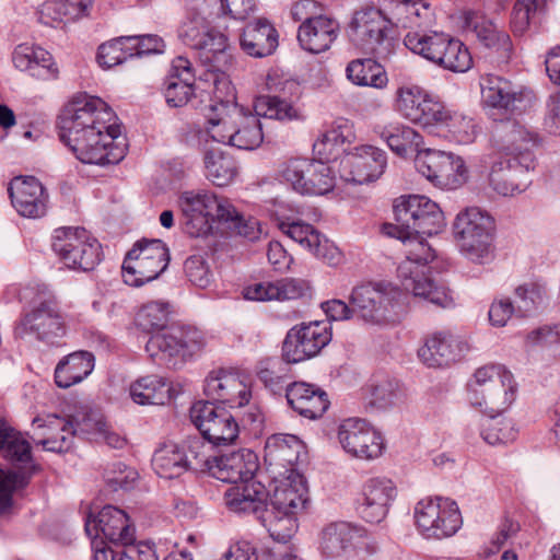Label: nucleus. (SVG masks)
I'll return each instance as SVG.
<instances>
[{"instance_id":"obj_51","label":"nucleus","mask_w":560,"mask_h":560,"mask_svg":"<svg viewBox=\"0 0 560 560\" xmlns=\"http://www.w3.org/2000/svg\"><path fill=\"white\" fill-rule=\"evenodd\" d=\"M170 304L165 302L151 301L139 307L135 315V326L145 332L153 335L167 327L170 319Z\"/></svg>"},{"instance_id":"obj_43","label":"nucleus","mask_w":560,"mask_h":560,"mask_svg":"<svg viewBox=\"0 0 560 560\" xmlns=\"http://www.w3.org/2000/svg\"><path fill=\"white\" fill-rule=\"evenodd\" d=\"M352 137L351 126L347 122L331 126L313 143V152L318 160L328 164L336 161L346 151V147L351 143Z\"/></svg>"},{"instance_id":"obj_36","label":"nucleus","mask_w":560,"mask_h":560,"mask_svg":"<svg viewBox=\"0 0 560 560\" xmlns=\"http://www.w3.org/2000/svg\"><path fill=\"white\" fill-rule=\"evenodd\" d=\"M464 349V345L451 332L435 331L425 337L418 355L428 366L443 368L458 361Z\"/></svg>"},{"instance_id":"obj_2","label":"nucleus","mask_w":560,"mask_h":560,"mask_svg":"<svg viewBox=\"0 0 560 560\" xmlns=\"http://www.w3.org/2000/svg\"><path fill=\"white\" fill-rule=\"evenodd\" d=\"M382 231L401 241L406 259L397 267V279L406 293L424 299L440 307H448L454 304L450 288L440 280L429 277L425 272L428 264L435 258V252L428 242L411 230L394 226V223H384Z\"/></svg>"},{"instance_id":"obj_22","label":"nucleus","mask_w":560,"mask_h":560,"mask_svg":"<svg viewBox=\"0 0 560 560\" xmlns=\"http://www.w3.org/2000/svg\"><path fill=\"white\" fill-rule=\"evenodd\" d=\"M338 440L349 455L363 460L376 459L385 450L382 433L361 418L345 419L338 428Z\"/></svg>"},{"instance_id":"obj_24","label":"nucleus","mask_w":560,"mask_h":560,"mask_svg":"<svg viewBox=\"0 0 560 560\" xmlns=\"http://www.w3.org/2000/svg\"><path fill=\"white\" fill-rule=\"evenodd\" d=\"M418 171L431 183L440 187L456 188L466 177L465 161L451 152L423 149L416 156Z\"/></svg>"},{"instance_id":"obj_32","label":"nucleus","mask_w":560,"mask_h":560,"mask_svg":"<svg viewBox=\"0 0 560 560\" xmlns=\"http://www.w3.org/2000/svg\"><path fill=\"white\" fill-rule=\"evenodd\" d=\"M397 497V488L390 479H371L357 502V512L366 523H380L387 515L389 504Z\"/></svg>"},{"instance_id":"obj_55","label":"nucleus","mask_w":560,"mask_h":560,"mask_svg":"<svg viewBox=\"0 0 560 560\" xmlns=\"http://www.w3.org/2000/svg\"><path fill=\"white\" fill-rule=\"evenodd\" d=\"M264 141L260 119L255 115L240 116L231 145L242 150H255Z\"/></svg>"},{"instance_id":"obj_54","label":"nucleus","mask_w":560,"mask_h":560,"mask_svg":"<svg viewBox=\"0 0 560 560\" xmlns=\"http://www.w3.org/2000/svg\"><path fill=\"white\" fill-rule=\"evenodd\" d=\"M258 115L280 121H291L301 118V112L293 103L277 95H262L255 102Z\"/></svg>"},{"instance_id":"obj_23","label":"nucleus","mask_w":560,"mask_h":560,"mask_svg":"<svg viewBox=\"0 0 560 560\" xmlns=\"http://www.w3.org/2000/svg\"><path fill=\"white\" fill-rule=\"evenodd\" d=\"M443 104L441 100L417 84L397 88L394 97V109L404 119L423 128L433 127Z\"/></svg>"},{"instance_id":"obj_41","label":"nucleus","mask_w":560,"mask_h":560,"mask_svg":"<svg viewBox=\"0 0 560 560\" xmlns=\"http://www.w3.org/2000/svg\"><path fill=\"white\" fill-rule=\"evenodd\" d=\"M360 527L346 522H335L326 525L319 538V546L324 555L329 558L347 556L355 538L360 537Z\"/></svg>"},{"instance_id":"obj_47","label":"nucleus","mask_w":560,"mask_h":560,"mask_svg":"<svg viewBox=\"0 0 560 560\" xmlns=\"http://www.w3.org/2000/svg\"><path fill=\"white\" fill-rule=\"evenodd\" d=\"M381 136L389 149L399 156L406 158L413 153L419 155L423 150L424 139L412 127L397 125L390 129H384Z\"/></svg>"},{"instance_id":"obj_38","label":"nucleus","mask_w":560,"mask_h":560,"mask_svg":"<svg viewBox=\"0 0 560 560\" xmlns=\"http://www.w3.org/2000/svg\"><path fill=\"white\" fill-rule=\"evenodd\" d=\"M465 27L472 32L477 38L488 48L508 56L512 50L510 35L499 28L493 21L480 11L464 12Z\"/></svg>"},{"instance_id":"obj_59","label":"nucleus","mask_w":560,"mask_h":560,"mask_svg":"<svg viewBox=\"0 0 560 560\" xmlns=\"http://www.w3.org/2000/svg\"><path fill=\"white\" fill-rule=\"evenodd\" d=\"M546 290L542 283L533 280L517 285L514 290L517 312L527 315L544 302Z\"/></svg>"},{"instance_id":"obj_45","label":"nucleus","mask_w":560,"mask_h":560,"mask_svg":"<svg viewBox=\"0 0 560 560\" xmlns=\"http://www.w3.org/2000/svg\"><path fill=\"white\" fill-rule=\"evenodd\" d=\"M346 74L350 82L359 86L384 89L388 84L385 68L374 58H358L351 60Z\"/></svg>"},{"instance_id":"obj_28","label":"nucleus","mask_w":560,"mask_h":560,"mask_svg":"<svg viewBox=\"0 0 560 560\" xmlns=\"http://www.w3.org/2000/svg\"><path fill=\"white\" fill-rule=\"evenodd\" d=\"M8 194L12 207L21 217L38 219L46 214L49 195L37 177L14 176L8 184Z\"/></svg>"},{"instance_id":"obj_60","label":"nucleus","mask_w":560,"mask_h":560,"mask_svg":"<svg viewBox=\"0 0 560 560\" xmlns=\"http://www.w3.org/2000/svg\"><path fill=\"white\" fill-rule=\"evenodd\" d=\"M490 416L492 419L487 421L482 429V436L488 444H509L517 439L518 429L511 419H495V415Z\"/></svg>"},{"instance_id":"obj_13","label":"nucleus","mask_w":560,"mask_h":560,"mask_svg":"<svg viewBox=\"0 0 560 560\" xmlns=\"http://www.w3.org/2000/svg\"><path fill=\"white\" fill-rule=\"evenodd\" d=\"M119 135L94 128L78 133H59L61 141L70 148L78 160L97 165L116 164L124 158V149L115 143Z\"/></svg>"},{"instance_id":"obj_4","label":"nucleus","mask_w":560,"mask_h":560,"mask_svg":"<svg viewBox=\"0 0 560 560\" xmlns=\"http://www.w3.org/2000/svg\"><path fill=\"white\" fill-rule=\"evenodd\" d=\"M467 393L472 406L485 413L500 415L515 401L517 383L504 364L490 362L475 370Z\"/></svg>"},{"instance_id":"obj_53","label":"nucleus","mask_w":560,"mask_h":560,"mask_svg":"<svg viewBox=\"0 0 560 560\" xmlns=\"http://www.w3.org/2000/svg\"><path fill=\"white\" fill-rule=\"evenodd\" d=\"M238 117L223 105L220 108L213 107L206 122L207 135L222 147L231 145Z\"/></svg>"},{"instance_id":"obj_6","label":"nucleus","mask_w":560,"mask_h":560,"mask_svg":"<svg viewBox=\"0 0 560 560\" xmlns=\"http://www.w3.org/2000/svg\"><path fill=\"white\" fill-rule=\"evenodd\" d=\"M205 334L195 326L173 324L151 335L145 343L149 358L159 365L175 366L201 352Z\"/></svg>"},{"instance_id":"obj_9","label":"nucleus","mask_w":560,"mask_h":560,"mask_svg":"<svg viewBox=\"0 0 560 560\" xmlns=\"http://www.w3.org/2000/svg\"><path fill=\"white\" fill-rule=\"evenodd\" d=\"M88 128L120 133V126L116 124V115L106 102L97 96L79 93L63 109L59 133H78Z\"/></svg>"},{"instance_id":"obj_5","label":"nucleus","mask_w":560,"mask_h":560,"mask_svg":"<svg viewBox=\"0 0 560 560\" xmlns=\"http://www.w3.org/2000/svg\"><path fill=\"white\" fill-rule=\"evenodd\" d=\"M291 16L299 22L296 38L301 48L311 54L325 52L337 40L340 24L315 0H300L291 8Z\"/></svg>"},{"instance_id":"obj_10","label":"nucleus","mask_w":560,"mask_h":560,"mask_svg":"<svg viewBox=\"0 0 560 560\" xmlns=\"http://www.w3.org/2000/svg\"><path fill=\"white\" fill-rule=\"evenodd\" d=\"M279 179L300 195H325L335 187L332 168L318 159L294 156L285 160L278 171Z\"/></svg>"},{"instance_id":"obj_64","label":"nucleus","mask_w":560,"mask_h":560,"mask_svg":"<svg viewBox=\"0 0 560 560\" xmlns=\"http://www.w3.org/2000/svg\"><path fill=\"white\" fill-rule=\"evenodd\" d=\"M194 95V82L182 81L174 77L166 78L165 100L170 106L182 107L186 105Z\"/></svg>"},{"instance_id":"obj_7","label":"nucleus","mask_w":560,"mask_h":560,"mask_svg":"<svg viewBox=\"0 0 560 560\" xmlns=\"http://www.w3.org/2000/svg\"><path fill=\"white\" fill-rule=\"evenodd\" d=\"M404 44L412 52L452 72H466L474 65L468 47L442 32H408Z\"/></svg>"},{"instance_id":"obj_19","label":"nucleus","mask_w":560,"mask_h":560,"mask_svg":"<svg viewBox=\"0 0 560 560\" xmlns=\"http://www.w3.org/2000/svg\"><path fill=\"white\" fill-rule=\"evenodd\" d=\"M393 30L394 23L390 19L374 5L355 10L348 23V36L351 43L370 52H376L377 47L389 37Z\"/></svg>"},{"instance_id":"obj_14","label":"nucleus","mask_w":560,"mask_h":560,"mask_svg":"<svg viewBox=\"0 0 560 560\" xmlns=\"http://www.w3.org/2000/svg\"><path fill=\"white\" fill-rule=\"evenodd\" d=\"M394 226L411 230L428 236L443 231V212L436 202L423 195H401L394 199Z\"/></svg>"},{"instance_id":"obj_31","label":"nucleus","mask_w":560,"mask_h":560,"mask_svg":"<svg viewBox=\"0 0 560 560\" xmlns=\"http://www.w3.org/2000/svg\"><path fill=\"white\" fill-rule=\"evenodd\" d=\"M386 164V153L380 148L371 144L355 147L345 162L347 179L360 185L375 182L385 172Z\"/></svg>"},{"instance_id":"obj_33","label":"nucleus","mask_w":560,"mask_h":560,"mask_svg":"<svg viewBox=\"0 0 560 560\" xmlns=\"http://www.w3.org/2000/svg\"><path fill=\"white\" fill-rule=\"evenodd\" d=\"M275 488L270 494L269 508L303 514L308 503L306 480L298 471L284 476H273Z\"/></svg>"},{"instance_id":"obj_1","label":"nucleus","mask_w":560,"mask_h":560,"mask_svg":"<svg viewBox=\"0 0 560 560\" xmlns=\"http://www.w3.org/2000/svg\"><path fill=\"white\" fill-rule=\"evenodd\" d=\"M538 145V135L516 120H508L495 128L485 163L489 168V185L497 194L513 196L522 190L516 166L528 168Z\"/></svg>"},{"instance_id":"obj_52","label":"nucleus","mask_w":560,"mask_h":560,"mask_svg":"<svg viewBox=\"0 0 560 560\" xmlns=\"http://www.w3.org/2000/svg\"><path fill=\"white\" fill-rule=\"evenodd\" d=\"M224 501L233 512H257L262 504V492L256 489L253 481L241 482L225 491Z\"/></svg>"},{"instance_id":"obj_49","label":"nucleus","mask_w":560,"mask_h":560,"mask_svg":"<svg viewBox=\"0 0 560 560\" xmlns=\"http://www.w3.org/2000/svg\"><path fill=\"white\" fill-rule=\"evenodd\" d=\"M299 516L300 514L268 508L262 516V525L273 540L287 544L298 532Z\"/></svg>"},{"instance_id":"obj_44","label":"nucleus","mask_w":560,"mask_h":560,"mask_svg":"<svg viewBox=\"0 0 560 560\" xmlns=\"http://www.w3.org/2000/svg\"><path fill=\"white\" fill-rule=\"evenodd\" d=\"M171 383L159 375L139 377L129 387L132 400L139 405H164L171 399Z\"/></svg>"},{"instance_id":"obj_35","label":"nucleus","mask_w":560,"mask_h":560,"mask_svg":"<svg viewBox=\"0 0 560 560\" xmlns=\"http://www.w3.org/2000/svg\"><path fill=\"white\" fill-rule=\"evenodd\" d=\"M259 468L257 455L247 448L215 456L212 459L211 474L225 482L252 481Z\"/></svg>"},{"instance_id":"obj_34","label":"nucleus","mask_w":560,"mask_h":560,"mask_svg":"<svg viewBox=\"0 0 560 560\" xmlns=\"http://www.w3.org/2000/svg\"><path fill=\"white\" fill-rule=\"evenodd\" d=\"M285 397L296 413L311 420L322 418L330 406L328 394L322 387L303 381L289 384Z\"/></svg>"},{"instance_id":"obj_42","label":"nucleus","mask_w":560,"mask_h":560,"mask_svg":"<svg viewBox=\"0 0 560 560\" xmlns=\"http://www.w3.org/2000/svg\"><path fill=\"white\" fill-rule=\"evenodd\" d=\"M398 382L388 377H373L361 388V399L365 408L387 409L401 399Z\"/></svg>"},{"instance_id":"obj_16","label":"nucleus","mask_w":560,"mask_h":560,"mask_svg":"<svg viewBox=\"0 0 560 560\" xmlns=\"http://www.w3.org/2000/svg\"><path fill=\"white\" fill-rule=\"evenodd\" d=\"M405 292L399 284L392 283H363L352 290L350 304L352 310L365 322L373 324H387L395 314L394 301Z\"/></svg>"},{"instance_id":"obj_25","label":"nucleus","mask_w":560,"mask_h":560,"mask_svg":"<svg viewBox=\"0 0 560 560\" xmlns=\"http://www.w3.org/2000/svg\"><path fill=\"white\" fill-rule=\"evenodd\" d=\"M179 37L203 65H211L229 47L228 36L206 19L195 18L184 22Z\"/></svg>"},{"instance_id":"obj_3","label":"nucleus","mask_w":560,"mask_h":560,"mask_svg":"<svg viewBox=\"0 0 560 560\" xmlns=\"http://www.w3.org/2000/svg\"><path fill=\"white\" fill-rule=\"evenodd\" d=\"M184 231L191 237L208 236L222 226L229 233L242 234L243 215L231 200L210 190L185 191L178 198Z\"/></svg>"},{"instance_id":"obj_12","label":"nucleus","mask_w":560,"mask_h":560,"mask_svg":"<svg viewBox=\"0 0 560 560\" xmlns=\"http://www.w3.org/2000/svg\"><path fill=\"white\" fill-rule=\"evenodd\" d=\"M20 334H33L44 342L54 343L67 334L66 316L57 298L52 294H38L26 310L18 325Z\"/></svg>"},{"instance_id":"obj_21","label":"nucleus","mask_w":560,"mask_h":560,"mask_svg":"<svg viewBox=\"0 0 560 560\" xmlns=\"http://www.w3.org/2000/svg\"><path fill=\"white\" fill-rule=\"evenodd\" d=\"M207 397L231 408L243 407L252 398L250 376L234 368H220L209 373L205 381Z\"/></svg>"},{"instance_id":"obj_37","label":"nucleus","mask_w":560,"mask_h":560,"mask_svg":"<svg viewBox=\"0 0 560 560\" xmlns=\"http://www.w3.org/2000/svg\"><path fill=\"white\" fill-rule=\"evenodd\" d=\"M242 49L249 56L261 58L270 56L279 45V34L267 19L248 23L241 34Z\"/></svg>"},{"instance_id":"obj_63","label":"nucleus","mask_w":560,"mask_h":560,"mask_svg":"<svg viewBox=\"0 0 560 560\" xmlns=\"http://www.w3.org/2000/svg\"><path fill=\"white\" fill-rule=\"evenodd\" d=\"M360 537L350 547L347 560H377L378 546L375 538L366 529L360 527Z\"/></svg>"},{"instance_id":"obj_46","label":"nucleus","mask_w":560,"mask_h":560,"mask_svg":"<svg viewBox=\"0 0 560 560\" xmlns=\"http://www.w3.org/2000/svg\"><path fill=\"white\" fill-rule=\"evenodd\" d=\"M0 455L12 463H28L32 460L30 442L3 417H0Z\"/></svg>"},{"instance_id":"obj_26","label":"nucleus","mask_w":560,"mask_h":560,"mask_svg":"<svg viewBox=\"0 0 560 560\" xmlns=\"http://www.w3.org/2000/svg\"><path fill=\"white\" fill-rule=\"evenodd\" d=\"M82 412L61 417L55 413L45 417H36L33 425L36 430L34 442L50 452H65L70 447V442L77 430L88 431L85 419L80 420Z\"/></svg>"},{"instance_id":"obj_57","label":"nucleus","mask_w":560,"mask_h":560,"mask_svg":"<svg viewBox=\"0 0 560 560\" xmlns=\"http://www.w3.org/2000/svg\"><path fill=\"white\" fill-rule=\"evenodd\" d=\"M12 60L16 69L28 71L35 67L50 68L51 55L42 47L20 44L13 51Z\"/></svg>"},{"instance_id":"obj_29","label":"nucleus","mask_w":560,"mask_h":560,"mask_svg":"<svg viewBox=\"0 0 560 560\" xmlns=\"http://www.w3.org/2000/svg\"><path fill=\"white\" fill-rule=\"evenodd\" d=\"M454 228L468 252H488L489 237L495 230L494 219L478 207H470L457 214Z\"/></svg>"},{"instance_id":"obj_18","label":"nucleus","mask_w":560,"mask_h":560,"mask_svg":"<svg viewBox=\"0 0 560 560\" xmlns=\"http://www.w3.org/2000/svg\"><path fill=\"white\" fill-rule=\"evenodd\" d=\"M331 324L326 320L301 323L293 326L282 343V359L300 363L317 355L331 340Z\"/></svg>"},{"instance_id":"obj_62","label":"nucleus","mask_w":560,"mask_h":560,"mask_svg":"<svg viewBox=\"0 0 560 560\" xmlns=\"http://www.w3.org/2000/svg\"><path fill=\"white\" fill-rule=\"evenodd\" d=\"M273 290L277 301L298 300L308 294L311 285L303 279L283 278L273 281Z\"/></svg>"},{"instance_id":"obj_30","label":"nucleus","mask_w":560,"mask_h":560,"mask_svg":"<svg viewBox=\"0 0 560 560\" xmlns=\"http://www.w3.org/2000/svg\"><path fill=\"white\" fill-rule=\"evenodd\" d=\"M304 454V444L292 434L276 433L265 443L264 462L275 476L289 475L298 471L295 466Z\"/></svg>"},{"instance_id":"obj_27","label":"nucleus","mask_w":560,"mask_h":560,"mask_svg":"<svg viewBox=\"0 0 560 560\" xmlns=\"http://www.w3.org/2000/svg\"><path fill=\"white\" fill-rule=\"evenodd\" d=\"M85 532L92 539L128 545L135 540V527L129 515L114 505H105L96 514H89Z\"/></svg>"},{"instance_id":"obj_11","label":"nucleus","mask_w":560,"mask_h":560,"mask_svg":"<svg viewBox=\"0 0 560 560\" xmlns=\"http://www.w3.org/2000/svg\"><path fill=\"white\" fill-rule=\"evenodd\" d=\"M170 253L160 240H142L137 242L127 253L122 262L125 283L140 287L156 279L167 267Z\"/></svg>"},{"instance_id":"obj_20","label":"nucleus","mask_w":560,"mask_h":560,"mask_svg":"<svg viewBox=\"0 0 560 560\" xmlns=\"http://www.w3.org/2000/svg\"><path fill=\"white\" fill-rule=\"evenodd\" d=\"M481 105L483 108L506 115L522 113L530 104L532 92L515 85L509 79L488 73L481 81Z\"/></svg>"},{"instance_id":"obj_56","label":"nucleus","mask_w":560,"mask_h":560,"mask_svg":"<svg viewBox=\"0 0 560 560\" xmlns=\"http://www.w3.org/2000/svg\"><path fill=\"white\" fill-rule=\"evenodd\" d=\"M205 440L203 436H188L179 446L185 454L187 469L211 471L213 457L210 455L211 447Z\"/></svg>"},{"instance_id":"obj_50","label":"nucleus","mask_w":560,"mask_h":560,"mask_svg":"<svg viewBox=\"0 0 560 560\" xmlns=\"http://www.w3.org/2000/svg\"><path fill=\"white\" fill-rule=\"evenodd\" d=\"M185 454L176 444H164L155 451L152 466L165 479L179 477L187 470Z\"/></svg>"},{"instance_id":"obj_58","label":"nucleus","mask_w":560,"mask_h":560,"mask_svg":"<svg viewBox=\"0 0 560 560\" xmlns=\"http://www.w3.org/2000/svg\"><path fill=\"white\" fill-rule=\"evenodd\" d=\"M132 49L127 36L114 38L98 47L97 61L103 68H113L133 57Z\"/></svg>"},{"instance_id":"obj_48","label":"nucleus","mask_w":560,"mask_h":560,"mask_svg":"<svg viewBox=\"0 0 560 560\" xmlns=\"http://www.w3.org/2000/svg\"><path fill=\"white\" fill-rule=\"evenodd\" d=\"M433 127L444 128L443 137L456 143H469L475 138V126L471 119L453 113L445 104L441 107Z\"/></svg>"},{"instance_id":"obj_15","label":"nucleus","mask_w":560,"mask_h":560,"mask_svg":"<svg viewBox=\"0 0 560 560\" xmlns=\"http://www.w3.org/2000/svg\"><path fill=\"white\" fill-rule=\"evenodd\" d=\"M415 523L427 538L443 539L453 536L462 527L463 518L455 501L429 497L417 503Z\"/></svg>"},{"instance_id":"obj_8","label":"nucleus","mask_w":560,"mask_h":560,"mask_svg":"<svg viewBox=\"0 0 560 560\" xmlns=\"http://www.w3.org/2000/svg\"><path fill=\"white\" fill-rule=\"evenodd\" d=\"M50 246L63 267L72 271H92L102 260L101 244L81 226L57 228Z\"/></svg>"},{"instance_id":"obj_61","label":"nucleus","mask_w":560,"mask_h":560,"mask_svg":"<svg viewBox=\"0 0 560 560\" xmlns=\"http://www.w3.org/2000/svg\"><path fill=\"white\" fill-rule=\"evenodd\" d=\"M275 221L277 228L284 235L301 244L306 249L311 241H317L318 231L308 223L294 221L287 217H278Z\"/></svg>"},{"instance_id":"obj_39","label":"nucleus","mask_w":560,"mask_h":560,"mask_svg":"<svg viewBox=\"0 0 560 560\" xmlns=\"http://www.w3.org/2000/svg\"><path fill=\"white\" fill-rule=\"evenodd\" d=\"M95 357L86 350H78L62 357L54 371V383L68 389L83 382L94 370Z\"/></svg>"},{"instance_id":"obj_40","label":"nucleus","mask_w":560,"mask_h":560,"mask_svg":"<svg viewBox=\"0 0 560 560\" xmlns=\"http://www.w3.org/2000/svg\"><path fill=\"white\" fill-rule=\"evenodd\" d=\"M202 160L205 175L214 186H228L238 174L237 161L228 147L206 144Z\"/></svg>"},{"instance_id":"obj_17","label":"nucleus","mask_w":560,"mask_h":560,"mask_svg":"<svg viewBox=\"0 0 560 560\" xmlns=\"http://www.w3.org/2000/svg\"><path fill=\"white\" fill-rule=\"evenodd\" d=\"M189 418L203 439L215 446L236 442L240 425L225 408L207 400H198L189 409Z\"/></svg>"}]
</instances>
